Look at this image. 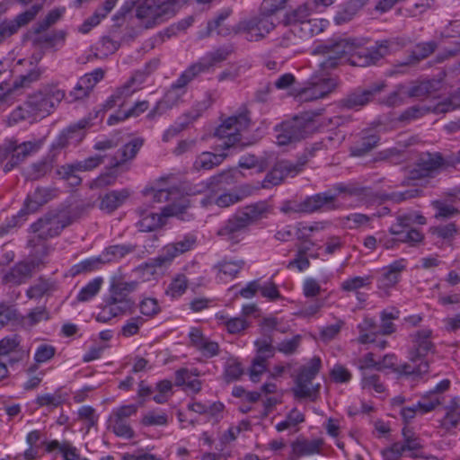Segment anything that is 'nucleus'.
<instances>
[{
    "mask_svg": "<svg viewBox=\"0 0 460 460\" xmlns=\"http://www.w3.org/2000/svg\"><path fill=\"white\" fill-rule=\"evenodd\" d=\"M371 283L372 277L370 275L354 276L341 282V288L345 292H356L360 288L370 286Z\"/></svg>",
    "mask_w": 460,
    "mask_h": 460,
    "instance_id": "obj_42",
    "label": "nucleus"
},
{
    "mask_svg": "<svg viewBox=\"0 0 460 460\" xmlns=\"http://www.w3.org/2000/svg\"><path fill=\"white\" fill-rule=\"evenodd\" d=\"M373 217L362 213H351L348 216L340 217V223L343 228L349 230H357L361 227L368 226Z\"/></svg>",
    "mask_w": 460,
    "mask_h": 460,
    "instance_id": "obj_35",
    "label": "nucleus"
},
{
    "mask_svg": "<svg viewBox=\"0 0 460 460\" xmlns=\"http://www.w3.org/2000/svg\"><path fill=\"white\" fill-rule=\"evenodd\" d=\"M137 286V281H125L121 275H114L111 279L110 293H114L115 296L129 297L128 295L134 292Z\"/></svg>",
    "mask_w": 460,
    "mask_h": 460,
    "instance_id": "obj_33",
    "label": "nucleus"
},
{
    "mask_svg": "<svg viewBox=\"0 0 460 460\" xmlns=\"http://www.w3.org/2000/svg\"><path fill=\"white\" fill-rule=\"evenodd\" d=\"M321 365L320 358L314 357L307 364L301 367L295 379L296 385L292 388V393L296 398L315 400L320 385L314 386L312 380L319 373Z\"/></svg>",
    "mask_w": 460,
    "mask_h": 460,
    "instance_id": "obj_7",
    "label": "nucleus"
},
{
    "mask_svg": "<svg viewBox=\"0 0 460 460\" xmlns=\"http://www.w3.org/2000/svg\"><path fill=\"white\" fill-rule=\"evenodd\" d=\"M137 406L135 404L123 405L112 411L108 419L109 428L112 432L122 438L131 439L135 437V431L128 419L136 415Z\"/></svg>",
    "mask_w": 460,
    "mask_h": 460,
    "instance_id": "obj_10",
    "label": "nucleus"
},
{
    "mask_svg": "<svg viewBox=\"0 0 460 460\" xmlns=\"http://www.w3.org/2000/svg\"><path fill=\"white\" fill-rule=\"evenodd\" d=\"M41 9H42L41 4H34L30 9L18 14L12 21L14 22V23L16 24L17 30H19L21 27H23V26L27 25L29 22H31V21H33Z\"/></svg>",
    "mask_w": 460,
    "mask_h": 460,
    "instance_id": "obj_56",
    "label": "nucleus"
},
{
    "mask_svg": "<svg viewBox=\"0 0 460 460\" xmlns=\"http://www.w3.org/2000/svg\"><path fill=\"white\" fill-rule=\"evenodd\" d=\"M455 165V160L446 159L439 153L422 154L412 171L414 178L432 177L440 171Z\"/></svg>",
    "mask_w": 460,
    "mask_h": 460,
    "instance_id": "obj_13",
    "label": "nucleus"
},
{
    "mask_svg": "<svg viewBox=\"0 0 460 460\" xmlns=\"http://www.w3.org/2000/svg\"><path fill=\"white\" fill-rule=\"evenodd\" d=\"M218 271L222 273L223 275L229 277V278H234L236 274L241 270V269L243 267V261H226L224 260L220 261L217 265Z\"/></svg>",
    "mask_w": 460,
    "mask_h": 460,
    "instance_id": "obj_54",
    "label": "nucleus"
},
{
    "mask_svg": "<svg viewBox=\"0 0 460 460\" xmlns=\"http://www.w3.org/2000/svg\"><path fill=\"white\" fill-rule=\"evenodd\" d=\"M143 143L144 140L142 138H135L126 144L117 152L116 155L111 157L110 165L111 167H118L127 161L133 159L143 146Z\"/></svg>",
    "mask_w": 460,
    "mask_h": 460,
    "instance_id": "obj_26",
    "label": "nucleus"
},
{
    "mask_svg": "<svg viewBox=\"0 0 460 460\" xmlns=\"http://www.w3.org/2000/svg\"><path fill=\"white\" fill-rule=\"evenodd\" d=\"M432 330L420 329L410 335L411 347L409 349V361L400 367L404 375L422 376L429 370V362L427 359L429 353H434L436 346L432 341Z\"/></svg>",
    "mask_w": 460,
    "mask_h": 460,
    "instance_id": "obj_3",
    "label": "nucleus"
},
{
    "mask_svg": "<svg viewBox=\"0 0 460 460\" xmlns=\"http://www.w3.org/2000/svg\"><path fill=\"white\" fill-rule=\"evenodd\" d=\"M80 172L76 164H66L57 168V175L68 182L69 185L76 187L82 183V178L77 175Z\"/></svg>",
    "mask_w": 460,
    "mask_h": 460,
    "instance_id": "obj_37",
    "label": "nucleus"
},
{
    "mask_svg": "<svg viewBox=\"0 0 460 460\" xmlns=\"http://www.w3.org/2000/svg\"><path fill=\"white\" fill-rule=\"evenodd\" d=\"M102 284V278L98 277L93 279L80 290V292L77 295V300L79 302H85L92 299L99 293Z\"/></svg>",
    "mask_w": 460,
    "mask_h": 460,
    "instance_id": "obj_44",
    "label": "nucleus"
},
{
    "mask_svg": "<svg viewBox=\"0 0 460 460\" xmlns=\"http://www.w3.org/2000/svg\"><path fill=\"white\" fill-rule=\"evenodd\" d=\"M313 55L318 58L315 60V70L305 84L299 89L296 96L302 102H310L324 98L334 92L338 87L335 78L328 75V72L335 68L341 58L332 48V40L317 46Z\"/></svg>",
    "mask_w": 460,
    "mask_h": 460,
    "instance_id": "obj_1",
    "label": "nucleus"
},
{
    "mask_svg": "<svg viewBox=\"0 0 460 460\" xmlns=\"http://www.w3.org/2000/svg\"><path fill=\"white\" fill-rule=\"evenodd\" d=\"M246 189L247 188L243 187L233 192H226L219 196L213 195L208 197L206 202L208 204H215L219 208H227L241 201L244 197L248 196L249 191H247Z\"/></svg>",
    "mask_w": 460,
    "mask_h": 460,
    "instance_id": "obj_28",
    "label": "nucleus"
},
{
    "mask_svg": "<svg viewBox=\"0 0 460 460\" xmlns=\"http://www.w3.org/2000/svg\"><path fill=\"white\" fill-rule=\"evenodd\" d=\"M44 144V139H36L32 141L23 142L21 145H17L14 141H8L3 146L0 147V155L2 158L6 160L9 158L11 153H13L17 159L22 163L29 155L38 152Z\"/></svg>",
    "mask_w": 460,
    "mask_h": 460,
    "instance_id": "obj_18",
    "label": "nucleus"
},
{
    "mask_svg": "<svg viewBox=\"0 0 460 460\" xmlns=\"http://www.w3.org/2000/svg\"><path fill=\"white\" fill-rule=\"evenodd\" d=\"M53 166V160L44 159L33 164L28 172V176L32 180H37L46 175Z\"/></svg>",
    "mask_w": 460,
    "mask_h": 460,
    "instance_id": "obj_58",
    "label": "nucleus"
},
{
    "mask_svg": "<svg viewBox=\"0 0 460 460\" xmlns=\"http://www.w3.org/2000/svg\"><path fill=\"white\" fill-rule=\"evenodd\" d=\"M249 225L239 212L230 217L226 225L218 231V235L232 243L239 242V234L245 230Z\"/></svg>",
    "mask_w": 460,
    "mask_h": 460,
    "instance_id": "obj_21",
    "label": "nucleus"
},
{
    "mask_svg": "<svg viewBox=\"0 0 460 460\" xmlns=\"http://www.w3.org/2000/svg\"><path fill=\"white\" fill-rule=\"evenodd\" d=\"M194 78L193 74H190V72L186 69L177 81L172 84L164 97L156 102L155 106L149 111L147 117L154 119L155 116H160L179 105L182 101L183 95L186 93V85Z\"/></svg>",
    "mask_w": 460,
    "mask_h": 460,
    "instance_id": "obj_8",
    "label": "nucleus"
},
{
    "mask_svg": "<svg viewBox=\"0 0 460 460\" xmlns=\"http://www.w3.org/2000/svg\"><path fill=\"white\" fill-rule=\"evenodd\" d=\"M214 102V98L211 93H207L204 98L196 102L193 108L184 113L185 122L184 125H189L198 119L202 113L208 110Z\"/></svg>",
    "mask_w": 460,
    "mask_h": 460,
    "instance_id": "obj_38",
    "label": "nucleus"
},
{
    "mask_svg": "<svg viewBox=\"0 0 460 460\" xmlns=\"http://www.w3.org/2000/svg\"><path fill=\"white\" fill-rule=\"evenodd\" d=\"M134 307L135 302L130 297L110 293L102 311L97 314L96 320L100 323H107L114 317L132 314Z\"/></svg>",
    "mask_w": 460,
    "mask_h": 460,
    "instance_id": "obj_15",
    "label": "nucleus"
},
{
    "mask_svg": "<svg viewBox=\"0 0 460 460\" xmlns=\"http://www.w3.org/2000/svg\"><path fill=\"white\" fill-rule=\"evenodd\" d=\"M65 402V397L60 392H55L54 394H46L37 397L36 402L40 406L47 407H58Z\"/></svg>",
    "mask_w": 460,
    "mask_h": 460,
    "instance_id": "obj_61",
    "label": "nucleus"
},
{
    "mask_svg": "<svg viewBox=\"0 0 460 460\" xmlns=\"http://www.w3.org/2000/svg\"><path fill=\"white\" fill-rule=\"evenodd\" d=\"M106 157V155L97 154L84 160L75 161V163L80 172H90L102 164Z\"/></svg>",
    "mask_w": 460,
    "mask_h": 460,
    "instance_id": "obj_52",
    "label": "nucleus"
},
{
    "mask_svg": "<svg viewBox=\"0 0 460 460\" xmlns=\"http://www.w3.org/2000/svg\"><path fill=\"white\" fill-rule=\"evenodd\" d=\"M358 329L359 332L358 342L360 344L374 342L376 337L380 334L376 323L371 318H365L363 322L358 325Z\"/></svg>",
    "mask_w": 460,
    "mask_h": 460,
    "instance_id": "obj_31",
    "label": "nucleus"
},
{
    "mask_svg": "<svg viewBox=\"0 0 460 460\" xmlns=\"http://www.w3.org/2000/svg\"><path fill=\"white\" fill-rule=\"evenodd\" d=\"M321 441L296 439L291 444L292 454L296 457L311 456L319 453L321 448Z\"/></svg>",
    "mask_w": 460,
    "mask_h": 460,
    "instance_id": "obj_34",
    "label": "nucleus"
},
{
    "mask_svg": "<svg viewBox=\"0 0 460 460\" xmlns=\"http://www.w3.org/2000/svg\"><path fill=\"white\" fill-rule=\"evenodd\" d=\"M257 348L256 358L267 361L275 354L276 349L272 346L271 341L267 339L258 340L255 341Z\"/></svg>",
    "mask_w": 460,
    "mask_h": 460,
    "instance_id": "obj_59",
    "label": "nucleus"
},
{
    "mask_svg": "<svg viewBox=\"0 0 460 460\" xmlns=\"http://www.w3.org/2000/svg\"><path fill=\"white\" fill-rule=\"evenodd\" d=\"M444 75L438 78L412 82L411 86L406 87L405 96L411 98H426L442 89V79Z\"/></svg>",
    "mask_w": 460,
    "mask_h": 460,
    "instance_id": "obj_20",
    "label": "nucleus"
},
{
    "mask_svg": "<svg viewBox=\"0 0 460 460\" xmlns=\"http://www.w3.org/2000/svg\"><path fill=\"white\" fill-rule=\"evenodd\" d=\"M136 247L133 245L118 244L112 245L106 249L105 252L102 253V260H107V263L117 259H120L125 255L133 252Z\"/></svg>",
    "mask_w": 460,
    "mask_h": 460,
    "instance_id": "obj_46",
    "label": "nucleus"
},
{
    "mask_svg": "<svg viewBox=\"0 0 460 460\" xmlns=\"http://www.w3.org/2000/svg\"><path fill=\"white\" fill-rule=\"evenodd\" d=\"M404 269L405 265L402 261H396L381 270L376 280V288L381 296H389L391 295L392 289L399 283L401 273Z\"/></svg>",
    "mask_w": 460,
    "mask_h": 460,
    "instance_id": "obj_16",
    "label": "nucleus"
},
{
    "mask_svg": "<svg viewBox=\"0 0 460 460\" xmlns=\"http://www.w3.org/2000/svg\"><path fill=\"white\" fill-rule=\"evenodd\" d=\"M332 48L342 59L349 58L353 66H365L375 64L387 53L388 42L380 43L376 49L361 48L360 44L354 39L332 40Z\"/></svg>",
    "mask_w": 460,
    "mask_h": 460,
    "instance_id": "obj_4",
    "label": "nucleus"
},
{
    "mask_svg": "<svg viewBox=\"0 0 460 460\" xmlns=\"http://www.w3.org/2000/svg\"><path fill=\"white\" fill-rule=\"evenodd\" d=\"M40 73L39 71H31L28 75L21 76V80L13 82L12 85L8 83L0 84V105L7 103L11 101L13 91L19 87H25L31 83L40 79Z\"/></svg>",
    "mask_w": 460,
    "mask_h": 460,
    "instance_id": "obj_23",
    "label": "nucleus"
},
{
    "mask_svg": "<svg viewBox=\"0 0 460 460\" xmlns=\"http://www.w3.org/2000/svg\"><path fill=\"white\" fill-rule=\"evenodd\" d=\"M188 204L185 199H182L179 205H168L162 210V214L144 211L140 214V219L137 223V226L141 232H152L161 227L164 224V218L172 216L181 215Z\"/></svg>",
    "mask_w": 460,
    "mask_h": 460,
    "instance_id": "obj_11",
    "label": "nucleus"
},
{
    "mask_svg": "<svg viewBox=\"0 0 460 460\" xmlns=\"http://www.w3.org/2000/svg\"><path fill=\"white\" fill-rule=\"evenodd\" d=\"M457 399L451 401V405L447 408V411L441 420V427L447 430H450L457 427L460 420V412L456 411Z\"/></svg>",
    "mask_w": 460,
    "mask_h": 460,
    "instance_id": "obj_47",
    "label": "nucleus"
},
{
    "mask_svg": "<svg viewBox=\"0 0 460 460\" xmlns=\"http://www.w3.org/2000/svg\"><path fill=\"white\" fill-rule=\"evenodd\" d=\"M328 22L323 19H314L310 17L306 22H304L299 31L305 37H312L323 31L327 26Z\"/></svg>",
    "mask_w": 460,
    "mask_h": 460,
    "instance_id": "obj_43",
    "label": "nucleus"
},
{
    "mask_svg": "<svg viewBox=\"0 0 460 460\" xmlns=\"http://www.w3.org/2000/svg\"><path fill=\"white\" fill-rule=\"evenodd\" d=\"M228 56V52L224 49H217L213 52L208 53L204 58H202L198 63L191 65L189 68H187L190 74H193V76L196 77L202 72H205L217 65L226 59Z\"/></svg>",
    "mask_w": 460,
    "mask_h": 460,
    "instance_id": "obj_24",
    "label": "nucleus"
},
{
    "mask_svg": "<svg viewBox=\"0 0 460 460\" xmlns=\"http://www.w3.org/2000/svg\"><path fill=\"white\" fill-rule=\"evenodd\" d=\"M238 165L243 169L257 168L258 172H263L267 168V163L264 159H259L253 155H247L241 157Z\"/></svg>",
    "mask_w": 460,
    "mask_h": 460,
    "instance_id": "obj_62",
    "label": "nucleus"
},
{
    "mask_svg": "<svg viewBox=\"0 0 460 460\" xmlns=\"http://www.w3.org/2000/svg\"><path fill=\"white\" fill-rule=\"evenodd\" d=\"M196 243V237L194 235H186L182 240L177 241L172 243L167 244L169 251L171 250L175 257L190 251Z\"/></svg>",
    "mask_w": 460,
    "mask_h": 460,
    "instance_id": "obj_49",
    "label": "nucleus"
},
{
    "mask_svg": "<svg viewBox=\"0 0 460 460\" xmlns=\"http://www.w3.org/2000/svg\"><path fill=\"white\" fill-rule=\"evenodd\" d=\"M66 226V225L61 221L58 215H47L40 218L31 226V232L35 236L29 240V245L36 247L38 241H43L57 236Z\"/></svg>",
    "mask_w": 460,
    "mask_h": 460,
    "instance_id": "obj_14",
    "label": "nucleus"
},
{
    "mask_svg": "<svg viewBox=\"0 0 460 460\" xmlns=\"http://www.w3.org/2000/svg\"><path fill=\"white\" fill-rule=\"evenodd\" d=\"M378 141L379 137L375 134L364 137L359 144L352 149V153L354 155H363L375 148Z\"/></svg>",
    "mask_w": 460,
    "mask_h": 460,
    "instance_id": "obj_51",
    "label": "nucleus"
},
{
    "mask_svg": "<svg viewBox=\"0 0 460 460\" xmlns=\"http://www.w3.org/2000/svg\"><path fill=\"white\" fill-rule=\"evenodd\" d=\"M339 208L337 196L330 191H324L307 196L299 202L286 201L281 208V211L286 214H312L318 211L335 210Z\"/></svg>",
    "mask_w": 460,
    "mask_h": 460,
    "instance_id": "obj_5",
    "label": "nucleus"
},
{
    "mask_svg": "<svg viewBox=\"0 0 460 460\" xmlns=\"http://www.w3.org/2000/svg\"><path fill=\"white\" fill-rule=\"evenodd\" d=\"M129 196L128 190H113L105 194L101 201L100 208L107 212L117 209Z\"/></svg>",
    "mask_w": 460,
    "mask_h": 460,
    "instance_id": "obj_30",
    "label": "nucleus"
},
{
    "mask_svg": "<svg viewBox=\"0 0 460 460\" xmlns=\"http://www.w3.org/2000/svg\"><path fill=\"white\" fill-rule=\"evenodd\" d=\"M399 317V312H387L383 311L381 313V325L378 327L380 334L388 335L395 331L394 320Z\"/></svg>",
    "mask_w": 460,
    "mask_h": 460,
    "instance_id": "obj_50",
    "label": "nucleus"
},
{
    "mask_svg": "<svg viewBox=\"0 0 460 460\" xmlns=\"http://www.w3.org/2000/svg\"><path fill=\"white\" fill-rule=\"evenodd\" d=\"M437 48V44L434 41L420 43L415 47L411 56L407 58V61L401 63L398 66H405L416 64L420 59L426 58L432 54Z\"/></svg>",
    "mask_w": 460,
    "mask_h": 460,
    "instance_id": "obj_36",
    "label": "nucleus"
},
{
    "mask_svg": "<svg viewBox=\"0 0 460 460\" xmlns=\"http://www.w3.org/2000/svg\"><path fill=\"white\" fill-rule=\"evenodd\" d=\"M305 415L296 408L292 409L287 415L286 420L276 425V429L279 432L286 429L296 428L298 424L305 421Z\"/></svg>",
    "mask_w": 460,
    "mask_h": 460,
    "instance_id": "obj_45",
    "label": "nucleus"
},
{
    "mask_svg": "<svg viewBox=\"0 0 460 460\" xmlns=\"http://www.w3.org/2000/svg\"><path fill=\"white\" fill-rule=\"evenodd\" d=\"M385 86L384 82L375 83L366 89L350 93L343 99L342 103L349 109L364 106L371 102L377 93H381Z\"/></svg>",
    "mask_w": 460,
    "mask_h": 460,
    "instance_id": "obj_19",
    "label": "nucleus"
},
{
    "mask_svg": "<svg viewBox=\"0 0 460 460\" xmlns=\"http://www.w3.org/2000/svg\"><path fill=\"white\" fill-rule=\"evenodd\" d=\"M227 156V153L214 154L211 152H203L196 158L194 167L197 170H210L221 164Z\"/></svg>",
    "mask_w": 460,
    "mask_h": 460,
    "instance_id": "obj_32",
    "label": "nucleus"
},
{
    "mask_svg": "<svg viewBox=\"0 0 460 460\" xmlns=\"http://www.w3.org/2000/svg\"><path fill=\"white\" fill-rule=\"evenodd\" d=\"M450 386V381L448 379L442 380L437 386L426 393L420 402H418V406L423 410V411H431L438 405L443 402L442 393L447 391Z\"/></svg>",
    "mask_w": 460,
    "mask_h": 460,
    "instance_id": "obj_22",
    "label": "nucleus"
},
{
    "mask_svg": "<svg viewBox=\"0 0 460 460\" xmlns=\"http://www.w3.org/2000/svg\"><path fill=\"white\" fill-rule=\"evenodd\" d=\"M305 163L306 161L305 159H299L296 163L286 160L278 162L279 168L282 170V172L285 175V177H293L296 175L298 172L302 171Z\"/></svg>",
    "mask_w": 460,
    "mask_h": 460,
    "instance_id": "obj_63",
    "label": "nucleus"
},
{
    "mask_svg": "<svg viewBox=\"0 0 460 460\" xmlns=\"http://www.w3.org/2000/svg\"><path fill=\"white\" fill-rule=\"evenodd\" d=\"M188 279L185 275H177L168 287L166 294L172 297L181 296L187 289Z\"/></svg>",
    "mask_w": 460,
    "mask_h": 460,
    "instance_id": "obj_53",
    "label": "nucleus"
},
{
    "mask_svg": "<svg viewBox=\"0 0 460 460\" xmlns=\"http://www.w3.org/2000/svg\"><path fill=\"white\" fill-rule=\"evenodd\" d=\"M175 256L172 252L171 250L169 251L168 245H165L157 257L146 263V267L152 269L166 267L171 264Z\"/></svg>",
    "mask_w": 460,
    "mask_h": 460,
    "instance_id": "obj_57",
    "label": "nucleus"
},
{
    "mask_svg": "<svg viewBox=\"0 0 460 460\" xmlns=\"http://www.w3.org/2000/svg\"><path fill=\"white\" fill-rule=\"evenodd\" d=\"M64 13V9H54L51 10L44 20L40 22L34 29L36 34H40L42 31H46L51 25L56 23Z\"/></svg>",
    "mask_w": 460,
    "mask_h": 460,
    "instance_id": "obj_60",
    "label": "nucleus"
},
{
    "mask_svg": "<svg viewBox=\"0 0 460 460\" xmlns=\"http://www.w3.org/2000/svg\"><path fill=\"white\" fill-rule=\"evenodd\" d=\"M107 263V260H102V257L89 258L84 261L75 264L70 271L73 276L79 275L82 273L90 272L101 268L102 265Z\"/></svg>",
    "mask_w": 460,
    "mask_h": 460,
    "instance_id": "obj_41",
    "label": "nucleus"
},
{
    "mask_svg": "<svg viewBox=\"0 0 460 460\" xmlns=\"http://www.w3.org/2000/svg\"><path fill=\"white\" fill-rule=\"evenodd\" d=\"M240 213L250 226L267 216L268 207L263 203H257L245 207Z\"/></svg>",
    "mask_w": 460,
    "mask_h": 460,
    "instance_id": "obj_40",
    "label": "nucleus"
},
{
    "mask_svg": "<svg viewBox=\"0 0 460 460\" xmlns=\"http://www.w3.org/2000/svg\"><path fill=\"white\" fill-rule=\"evenodd\" d=\"M85 122L81 121L76 125L70 126L63 131L60 136L57 138V140L52 144L53 150H60L62 148L66 147L70 141L74 138V135L77 134L78 141L83 138L82 129L84 128Z\"/></svg>",
    "mask_w": 460,
    "mask_h": 460,
    "instance_id": "obj_29",
    "label": "nucleus"
},
{
    "mask_svg": "<svg viewBox=\"0 0 460 460\" xmlns=\"http://www.w3.org/2000/svg\"><path fill=\"white\" fill-rule=\"evenodd\" d=\"M277 18L260 11L257 16L239 23L238 31L246 35L250 41H258L262 40L275 27Z\"/></svg>",
    "mask_w": 460,
    "mask_h": 460,
    "instance_id": "obj_12",
    "label": "nucleus"
},
{
    "mask_svg": "<svg viewBox=\"0 0 460 460\" xmlns=\"http://www.w3.org/2000/svg\"><path fill=\"white\" fill-rule=\"evenodd\" d=\"M42 263L43 261L39 258L31 259L30 261H21L4 275L3 282L12 286L21 285L31 278L35 269Z\"/></svg>",
    "mask_w": 460,
    "mask_h": 460,
    "instance_id": "obj_17",
    "label": "nucleus"
},
{
    "mask_svg": "<svg viewBox=\"0 0 460 460\" xmlns=\"http://www.w3.org/2000/svg\"><path fill=\"white\" fill-rule=\"evenodd\" d=\"M66 97V91L58 83H48L28 95L22 105L11 113L14 122L40 120L55 111Z\"/></svg>",
    "mask_w": 460,
    "mask_h": 460,
    "instance_id": "obj_2",
    "label": "nucleus"
},
{
    "mask_svg": "<svg viewBox=\"0 0 460 460\" xmlns=\"http://www.w3.org/2000/svg\"><path fill=\"white\" fill-rule=\"evenodd\" d=\"M314 13L315 3L306 2L286 14V23L299 29Z\"/></svg>",
    "mask_w": 460,
    "mask_h": 460,
    "instance_id": "obj_27",
    "label": "nucleus"
},
{
    "mask_svg": "<svg viewBox=\"0 0 460 460\" xmlns=\"http://www.w3.org/2000/svg\"><path fill=\"white\" fill-rule=\"evenodd\" d=\"M54 288L53 283L45 279H39L37 283L27 290V296L31 299L40 298Z\"/></svg>",
    "mask_w": 460,
    "mask_h": 460,
    "instance_id": "obj_55",
    "label": "nucleus"
},
{
    "mask_svg": "<svg viewBox=\"0 0 460 460\" xmlns=\"http://www.w3.org/2000/svg\"><path fill=\"white\" fill-rule=\"evenodd\" d=\"M154 201L155 202H164V201H172V204L179 205L180 202L182 199H185L187 204L189 205V202L185 197L181 195L180 190L177 188H172V189H160L157 190H152L150 192Z\"/></svg>",
    "mask_w": 460,
    "mask_h": 460,
    "instance_id": "obj_39",
    "label": "nucleus"
},
{
    "mask_svg": "<svg viewBox=\"0 0 460 460\" xmlns=\"http://www.w3.org/2000/svg\"><path fill=\"white\" fill-rule=\"evenodd\" d=\"M250 119L246 112L230 116L216 128L214 136L222 141L221 147L224 150L235 147L241 143V135L247 130Z\"/></svg>",
    "mask_w": 460,
    "mask_h": 460,
    "instance_id": "obj_6",
    "label": "nucleus"
},
{
    "mask_svg": "<svg viewBox=\"0 0 460 460\" xmlns=\"http://www.w3.org/2000/svg\"><path fill=\"white\" fill-rule=\"evenodd\" d=\"M144 323L145 319L142 316L128 319L121 328V334L127 338L137 334Z\"/></svg>",
    "mask_w": 460,
    "mask_h": 460,
    "instance_id": "obj_64",
    "label": "nucleus"
},
{
    "mask_svg": "<svg viewBox=\"0 0 460 460\" xmlns=\"http://www.w3.org/2000/svg\"><path fill=\"white\" fill-rule=\"evenodd\" d=\"M435 7L436 0H418L405 8V13L410 17H416Z\"/></svg>",
    "mask_w": 460,
    "mask_h": 460,
    "instance_id": "obj_48",
    "label": "nucleus"
},
{
    "mask_svg": "<svg viewBox=\"0 0 460 460\" xmlns=\"http://www.w3.org/2000/svg\"><path fill=\"white\" fill-rule=\"evenodd\" d=\"M57 193L58 190L55 188H37L25 200L26 212H35L40 206L56 197Z\"/></svg>",
    "mask_w": 460,
    "mask_h": 460,
    "instance_id": "obj_25",
    "label": "nucleus"
},
{
    "mask_svg": "<svg viewBox=\"0 0 460 460\" xmlns=\"http://www.w3.org/2000/svg\"><path fill=\"white\" fill-rule=\"evenodd\" d=\"M314 128V122L306 116L295 117L276 128L277 144L286 146L305 137Z\"/></svg>",
    "mask_w": 460,
    "mask_h": 460,
    "instance_id": "obj_9",
    "label": "nucleus"
}]
</instances>
